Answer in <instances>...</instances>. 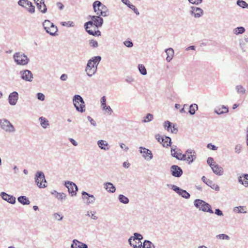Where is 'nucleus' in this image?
<instances>
[{
	"label": "nucleus",
	"mask_w": 248,
	"mask_h": 248,
	"mask_svg": "<svg viewBox=\"0 0 248 248\" xmlns=\"http://www.w3.org/2000/svg\"><path fill=\"white\" fill-rule=\"evenodd\" d=\"M122 2L126 5L128 8L131 9L134 6L132 4L129 0H121Z\"/></svg>",
	"instance_id": "obj_54"
},
{
	"label": "nucleus",
	"mask_w": 248,
	"mask_h": 248,
	"mask_svg": "<svg viewBox=\"0 0 248 248\" xmlns=\"http://www.w3.org/2000/svg\"><path fill=\"white\" fill-rule=\"evenodd\" d=\"M73 102L76 110L83 113L85 111V103L82 97L78 94L73 96Z\"/></svg>",
	"instance_id": "obj_2"
},
{
	"label": "nucleus",
	"mask_w": 248,
	"mask_h": 248,
	"mask_svg": "<svg viewBox=\"0 0 248 248\" xmlns=\"http://www.w3.org/2000/svg\"><path fill=\"white\" fill-rule=\"evenodd\" d=\"M118 199L121 203L124 204H127L129 202V200L128 198L122 194L119 195Z\"/></svg>",
	"instance_id": "obj_39"
},
{
	"label": "nucleus",
	"mask_w": 248,
	"mask_h": 248,
	"mask_svg": "<svg viewBox=\"0 0 248 248\" xmlns=\"http://www.w3.org/2000/svg\"><path fill=\"white\" fill-rule=\"evenodd\" d=\"M142 248H155L154 244L149 240H145L142 245Z\"/></svg>",
	"instance_id": "obj_32"
},
{
	"label": "nucleus",
	"mask_w": 248,
	"mask_h": 248,
	"mask_svg": "<svg viewBox=\"0 0 248 248\" xmlns=\"http://www.w3.org/2000/svg\"><path fill=\"white\" fill-rule=\"evenodd\" d=\"M241 150V146L240 144L236 145L235 146L234 150L235 152L237 154L240 153Z\"/></svg>",
	"instance_id": "obj_63"
},
{
	"label": "nucleus",
	"mask_w": 248,
	"mask_h": 248,
	"mask_svg": "<svg viewBox=\"0 0 248 248\" xmlns=\"http://www.w3.org/2000/svg\"><path fill=\"white\" fill-rule=\"evenodd\" d=\"M211 169L213 172L215 173L216 175L220 176L222 175L223 173V168L217 164L214 165V166L211 168Z\"/></svg>",
	"instance_id": "obj_22"
},
{
	"label": "nucleus",
	"mask_w": 248,
	"mask_h": 248,
	"mask_svg": "<svg viewBox=\"0 0 248 248\" xmlns=\"http://www.w3.org/2000/svg\"><path fill=\"white\" fill-rule=\"evenodd\" d=\"M38 9L40 10L41 12L43 13H46L47 11V8L46 4L44 3V1H43L42 3H37L36 4Z\"/></svg>",
	"instance_id": "obj_34"
},
{
	"label": "nucleus",
	"mask_w": 248,
	"mask_h": 248,
	"mask_svg": "<svg viewBox=\"0 0 248 248\" xmlns=\"http://www.w3.org/2000/svg\"><path fill=\"white\" fill-rule=\"evenodd\" d=\"M66 195L65 193H59L58 194H57V198L61 200V201H62L66 199Z\"/></svg>",
	"instance_id": "obj_51"
},
{
	"label": "nucleus",
	"mask_w": 248,
	"mask_h": 248,
	"mask_svg": "<svg viewBox=\"0 0 248 248\" xmlns=\"http://www.w3.org/2000/svg\"><path fill=\"white\" fill-rule=\"evenodd\" d=\"M192 4L199 5L202 2V0H188Z\"/></svg>",
	"instance_id": "obj_57"
},
{
	"label": "nucleus",
	"mask_w": 248,
	"mask_h": 248,
	"mask_svg": "<svg viewBox=\"0 0 248 248\" xmlns=\"http://www.w3.org/2000/svg\"><path fill=\"white\" fill-rule=\"evenodd\" d=\"M239 44L240 47L242 51V52H245V46H246V43L242 39H240L239 40Z\"/></svg>",
	"instance_id": "obj_49"
},
{
	"label": "nucleus",
	"mask_w": 248,
	"mask_h": 248,
	"mask_svg": "<svg viewBox=\"0 0 248 248\" xmlns=\"http://www.w3.org/2000/svg\"><path fill=\"white\" fill-rule=\"evenodd\" d=\"M153 119V115L151 113H148L146 116L144 118L142 121L143 123H147L151 122Z\"/></svg>",
	"instance_id": "obj_46"
},
{
	"label": "nucleus",
	"mask_w": 248,
	"mask_h": 248,
	"mask_svg": "<svg viewBox=\"0 0 248 248\" xmlns=\"http://www.w3.org/2000/svg\"><path fill=\"white\" fill-rule=\"evenodd\" d=\"M124 44L127 47H132L133 46V43L131 41H125L124 42Z\"/></svg>",
	"instance_id": "obj_56"
},
{
	"label": "nucleus",
	"mask_w": 248,
	"mask_h": 248,
	"mask_svg": "<svg viewBox=\"0 0 248 248\" xmlns=\"http://www.w3.org/2000/svg\"><path fill=\"white\" fill-rule=\"evenodd\" d=\"M194 205L200 210H202L203 212H209L211 214H213L214 213L213 211L211 209V205L202 200H195L194 201Z\"/></svg>",
	"instance_id": "obj_3"
},
{
	"label": "nucleus",
	"mask_w": 248,
	"mask_h": 248,
	"mask_svg": "<svg viewBox=\"0 0 248 248\" xmlns=\"http://www.w3.org/2000/svg\"><path fill=\"white\" fill-rule=\"evenodd\" d=\"M18 99V93L17 92L14 91L11 93L8 96V102L12 105H15Z\"/></svg>",
	"instance_id": "obj_17"
},
{
	"label": "nucleus",
	"mask_w": 248,
	"mask_h": 248,
	"mask_svg": "<svg viewBox=\"0 0 248 248\" xmlns=\"http://www.w3.org/2000/svg\"><path fill=\"white\" fill-rule=\"evenodd\" d=\"M246 209L245 206H238L235 207L233 208V211L238 213H246L247 212L245 210Z\"/></svg>",
	"instance_id": "obj_41"
},
{
	"label": "nucleus",
	"mask_w": 248,
	"mask_h": 248,
	"mask_svg": "<svg viewBox=\"0 0 248 248\" xmlns=\"http://www.w3.org/2000/svg\"><path fill=\"white\" fill-rule=\"evenodd\" d=\"M190 14L195 18H199L203 15V11L200 8L191 6Z\"/></svg>",
	"instance_id": "obj_14"
},
{
	"label": "nucleus",
	"mask_w": 248,
	"mask_h": 248,
	"mask_svg": "<svg viewBox=\"0 0 248 248\" xmlns=\"http://www.w3.org/2000/svg\"><path fill=\"white\" fill-rule=\"evenodd\" d=\"M0 196L3 200L7 201L10 203L15 204L16 203V198L13 196L8 195L4 192H1Z\"/></svg>",
	"instance_id": "obj_18"
},
{
	"label": "nucleus",
	"mask_w": 248,
	"mask_h": 248,
	"mask_svg": "<svg viewBox=\"0 0 248 248\" xmlns=\"http://www.w3.org/2000/svg\"><path fill=\"white\" fill-rule=\"evenodd\" d=\"M198 105L197 104H191L189 106L188 112L191 115H194L195 113L196 110H198Z\"/></svg>",
	"instance_id": "obj_40"
},
{
	"label": "nucleus",
	"mask_w": 248,
	"mask_h": 248,
	"mask_svg": "<svg viewBox=\"0 0 248 248\" xmlns=\"http://www.w3.org/2000/svg\"><path fill=\"white\" fill-rule=\"evenodd\" d=\"M96 3L98 4V7L102 9V16L104 17L108 16L109 15V11L108 7L100 1H98Z\"/></svg>",
	"instance_id": "obj_23"
},
{
	"label": "nucleus",
	"mask_w": 248,
	"mask_h": 248,
	"mask_svg": "<svg viewBox=\"0 0 248 248\" xmlns=\"http://www.w3.org/2000/svg\"><path fill=\"white\" fill-rule=\"evenodd\" d=\"M104 188L109 193H114L116 191V188L112 183L110 182H106L104 183Z\"/></svg>",
	"instance_id": "obj_24"
},
{
	"label": "nucleus",
	"mask_w": 248,
	"mask_h": 248,
	"mask_svg": "<svg viewBox=\"0 0 248 248\" xmlns=\"http://www.w3.org/2000/svg\"><path fill=\"white\" fill-rule=\"evenodd\" d=\"M170 152L171 155L175 158H176V156L179 157L182 153L181 150L179 149H177L175 151L173 148H171Z\"/></svg>",
	"instance_id": "obj_38"
},
{
	"label": "nucleus",
	"mask_w": 248,
	"mask_h": 248,
	"mask_svg": "<svg viewBox=\"0 0 248 248\" xmlns=\"http://www.w3.org/2000/svg\"><path fill=\"white\" fill-rule=\"evenodd\" d=\"M61 25L63 26L74 27L75 25L73 21L62 22Z\"/></svg>",
	"instance_id": "obj_52"
},
{
	"label": "nucleus",
	"mask_w": 248,
	"mask_h": 248,
	"mask_svg": "<svg viewBox=\"0 0 248 248\" xmlns=\"http://www.w3.org/2000/svg\"><path fill=\"white\" fill-rule=\"evenodd\" d=\"M87 119L90 122L91 124L93 125V126H95L96 125V122L91 117L88 116Z\"/></svg>",
	"instance_id": "obj_61"
},
{
	"label": "nucleus",
	"mask_w": 248,
	"mask_h": 248,
	"mask_svg": "<svg viewBox=\"0 0 248 248\" xmlns=\"http://www.w3.org/2000/svg\"><path fill=\"white\" fill-rule=\"evenodd\" d=\"M143 239V236L140 233L135 232L134 236L130 237L128 239L130 245L134 248H141L142 243L140 240Z\"/></svg>",
	"instance_id": "obj_4"
},
{
	"label": "nucleus",
	"mask_w": 248,
	"mask_h": 248,
	"mask_svg": "<svg viewBox=\"0 0 248 248\" xmlns=\"http://www.w3.org/2000/svg\"><path fill=\"white\" fill-rule=\"evenodd\" d=\"M54 24L53 23L51 22L48 20H45L43 23V26L44 27V29L46 31H47L48 30L49 28L52 26Z\"/></svg>",
	"instance_id": "obj_42"
},
{
	"label": "nucleus",
	"mask_w": 248,
	"mask_h": 248,
	"mask_svg": "<svg viewBox=\"0 0 248 248\" xmlns=\"http://www.w3.org/2000/svg\"><path fill=\"white\" fill-rule=\"evenodd\" d=\"M90 64L87 65V66L85 69V71L86 72L87 75L90 77H91L93 76L96 72L97 71V68H90Z\"/></svg>",
	"instance_id": "obj_30"
},
{
	"label": "nucleus",
	"mask_w": 248,
	"mask_h": 248,
	"mask_svg": "<svg viewBox=\"0 0 248 248\" xmlns=\"http://www.w3.org/2000/svg\"><path fill=\"white\" fill-rule=\"evenodd\" d=\"M37 97L38 100L41 101H44L45 98L44 94L40 93H37Z\"/></svg>",
	"instance_id": "obj_60"
},
{
	"label": "nucleus",
	"mask_w": 248,
	"mask_h": 248,
	"mask_svg": "<svg viewBox=\"0 0 248 248\" xmlns=\"http://www.w3.org/2000/svg\"><path fill=\"white\" fill-rule=\"evenodd\" d=\"M206 185L210 186L212 189H215L216 191H218L219 190V187L216 184L214 183L213 181H211V180L207 181Z\"/></svg>",
	"instance_id": "obj_35"
},
{
	"label": "nucleus",
	"mask_w": 248,
	"mask_h": 248,
	"mask_svg": "<svg viewBox=\"0 0 248 248\" xmlns=\"http://www.w3.org/2000/svg\"><path fill=\"white\" fill-rule=\"evenodd\" d=\"M207 148L211 149L212 150L216 151L217 149V147L212 143H209L207 146Z\"/></svg>",
	"instance_id": "obj_62"
},
{
	"label": "nucleus",
	"mask_w": 248,
	"mask_h": 248,
	"mask_svg": "<svg viewBox=\"0 0 248 248\" xmlns=\"http://www.w3.org/2000/svg\"><path fill=\"white\" fill-rule=\"evenodd\" d=\"M214 112L218 115L227 113L229 112L228 107L227 106L222 105L220 107H218L215 108Z\"/></svg>",
	"instance_id": "obj_21"
},
{
	"label": "nucleus",
	"mask_w": 248,
	"mask_h": 248,
	"mask_svg": "<svg viewBox=\"0 0 248 248\" xmlns=\"http://www.w3.org/2000/svg\"><path fill=\"white\" fill-rule=\"evenodd\" d=\"M18 4L20 6L25 8L31 13H34L35 12V7L31 2L28 0H19Z\"/></svg>",
	"instance_id": "obj_8"
},
{
	"label": "nucleus",
	"mask_w": 248,
	"mask_h": 248,
	"mask_svg": "<svg viewBox=\"0 0 248 248\" xmlns=\"http://www.w3.org/2000/svg\"><path fill=\"white\" fill-rule=\"evenodd\" d=\"M102 109L103 110H105L107 112H109V114H111L112 112V110L110 106H107L106 105L102 107Z\"/></svg>",
	"instance_id": "obj_59"
},
{
	"label": "nucleus",
	"mask_w": 248,
	"mask_h": 248,
	"mask_svg": "<svg viewBox=\"0 0 248 248\" xmlns=\"http://www.w3.org/2000/svg\"><path fill=\"white\" fill-rule=\"evenodd\" d=\"M165 52L167 55V57L166 58V61L168 62H170L173 58L174 55V50L172 48L170 47L166 49L165 50Z\"/></svg>",
	"instance_id": "obj_26"
},
{
	"label": "nucleus",
	"mask_w": 248,
	"mask_h": 248,
	"mask_svg": "<svg viewBox=\"0 0 248 248\" xmlns=\"http://www.w3.org/2000/svg\"><path fill=\"white\" fill-rule=\"evenodd\" d=\"M35 182L39 188H45L46 187V181L44 173L41 171H38L35 175Z\"/></svg>",
	"instance_id": "obj_6"
},
{
	"label": "nucleus",
	"mask_w": 248,
	"mask_h": 248,
	"mask_svg": "<svg viewBox=\"0 0 248 248\" xmlns=\"http://www.w3.org/2000/svg\"><path fill=\"white\" fill-rule=\"evenodd\" d=\"M101 60V58L100 56H95L92 58L91 59L89 60L87 64H90V68H96L99 62Z\"/></svg>",
	"instance_id": "obj_16"
},
{
	"label": "nucleus",
	"mask_w": 248,
	"mask_h": 248,
	"mask_svg": "<svg viewBox=\"0 0 248 248\" xmlns=\"http://www.w3.org/2000/svg\"><path fill=\"white\" fill-rule=\"evenodd\" d=\"M171 189L185 199H188L190 196V194L186 190L182 189L175 185H171Z\"/></svg>",
	"instance_id": "obj_12"
},
{
	"label": "nucleus",
	"mask_w": 248,
	"mask_h": 248,
	"mask_svg": "<svg viewBox=\"0 0 248 248\" xmlns=\"http://www.w3.org/2000/svg\"><path fill=\"white\" fill-rule=\"evenodd\" d=\"M71 248H88V246L77 239H74L71 246Z\"/></svg>",
	"instance_id": "obj_19"
},
{
	"label": "nucleus",
	"mask_w": 248,
	"mask_h": 248,
	"mask_svg": "<svg viewBox=\"0 0 248 248\" xmlns=\"http://www.w3.org/2000/svg\"><path fill=\"white\" fill-rule=\"evenodd\" d=\"M216 237L217 239H222V240H229L230 239V237L225 234H220L218 235H217L216 236Z\"/></svg>",
	"instance_id": "obj_48"
},
{
	"label": "nucleus",
	"mask_w": 248,
	"mask_h": 248,
	"mask_svg": "<svg viewBox=\"0 0 248 248\" xmlns=\"http://www.w3.org/2000/svg\"><path fill=\"white\" fill-rule=\"evenodd\" d=\"M106 97L105 96H102L101 98V104L102 107L106 105Z\"/></svg>",
	"instance_id": "obj_64"
},
{
	"label": "nucleus",
	"mask_w": 248,
	"mask_h": 248,
	"mask_svg": "<svg viewBox=\"0 0 248 248\" xmlns=\"http://www.w3.org/2000/svg\"><path fill=\"white\" fill-rule=\"evenodd\" d=\"M13 58L17 65H25L27 64L30 60L27 56L22 52H16L13 56Z\"/></svg>",
	"instance_id": "obj_5"
},
{
	"label": "nucleus",
	"mask_w": 248,
	"mask_h": 248,
	"mask_svg": "<svg viewBox=\"0 0 248 248\" xmlns=\"http://www.w3.org/2000/svg\"><path fill=\"white\" fill-rule=\"evenodd\" d=\"M64 185L68 188V192L71 194L72 196L77 194L78 188L75 183L72 182L67 181L65 182Z\"/></svg>",
	"instance_id": "obj_10"
},
{
	"label": "nucleus",
	"mask_w": 248,
	"mask_h": 248,
	"mask_svg": "<svg viewBox=\"0 0 248 248\" xmlns=\"http://www.w3.org/2000/svg\"><path fill=\"white\" fill-rule=\"evenodd\" d=\"M89 44L91 46H92L93 48H96V47H98V46L97 42L96 40H94L93 39L90 40Z\"/></svg>",
	"instance_id": "obj_53"
},
{
	"label": "nucleus",
	"mask_w": 248,
	"mask_h": 248,
	"mask_svg": "<svg viewBox=\"0 0 248 248\" xmlns=\"http://www.w3.org/2000/svg\"><path fill=\"white\" fill-rule=\"evenodd\" d=\"M138 69L140 73L142 75H146L147 74V71L145 66L143 64H139Z\"/></svg>",
	"instance_id": "obj_45"
},
{
	"label": "nucleus",
	"mask_w": 248,
	"mask_h": 248,
	"mask_svg": "<svg viewBox=\"0 0 248 248\" xmlns=\"http://www.w3.org/2000/svg\"><path fill=\"white\" fill-rule=\"evenodd\" d=\"M39 120L40 122L41 125L42 126V127L44 128H46L48 127L49 125V123L46 118L43 117H41L39 118Z\"/></svg>",
	"instance_id": "obj_33"
},
{
	"label": "nucleus",
	"mask_w": 248,
	"mask_h": 248,
	"mask_svg": "<svg viewBox=\"0 0 248 248\" xmlns=\"http://www.w3.org/2000/svg\"><path fill=\"white\" fill-rule=\"evenodd\" d=\"M81 194L84 202L86 205H89L94 202L95 198L93 195L89 194L85 191H82Z\"/></svg>",
	"instance_id": "obj_9"
},
{
	"label": "nucleus",
	"mask_w": 248,
	"mask_h": 248,
	"mask_svg": "<svg viewBox=\"0 0 248 248\" xmlns=\"http://www.w3.org/2000/svg\"><path fill=\"white\" fill-rule=\"evenodd\" d=\"M17 201L23 205H29L30 203L29 199L25 196H21L18 197Z\"/></svg>",
	"instance_id": "obj_29"
},
{
	"label": "nucleus",
	"mask_w": 248,
	"mask_h": 248,
	"mask_svg": "<svg viewBox=\"0 0 248 248\" xmlns=\"http://www.w3.org/2000/svg\"><path fill=\"white\" fill-rule=\"evenodd\" d=\"M245 29L243 27H237L233 29V32L236 35L242 34L245 32Z\"/></svg>",
	"instance_id": "obj_37"
},
{
	"label": "nucleus",
	"mask_w": 248,
	"mask_h": 248,
	"mask_svg": "<svg viewBox=\"0 0 248 248\" xmlns=\"http://www.w3.org/2000/svg\"><path fill=\"white\" fill-rule=\"evenodd\" d=\"M99 0L95 1L93 4V8L94 12L96 13V14L99 16H102V9L98 7V4L96 3L98 2Z\"/></svg>",
	"instance_id": "obj_27"
},
{
	"label": "nucleus",
	"mask_w": 248,
	"mask_h": 248,
	"mask_svg": "<svg viewBox=\"0 0 248 248\" xmlns=\"http://www.w3.org/2000/svg\"><path fill=\"white\" fill-rule=\"evenodd\" d=\"M140 152L142 154V156L147 160H151L153 158V154L152 152L148 149L144 147H140Z\"/></svg>",
	"instance_id": "obj_15"
},
{
	"label": "nucleus",
	"mask_w": 248,
	"mask_h": 248,
	"mask_svg": "<svg viewBox=\"0 0 248 248\" xmlns=\"http://www.w3.org/2000/svg\"><path fill=\"white\" fill-rule=\"evenodd\" d=\"M238 182L245 187H248V174H245L238 177Z\"/></svg>",
	"instance_id": "obj_25"
},
{
	"label": "nucleus",
	"mask_w": 248,
	"mask_h": 248,
	"mask_svg": "<svg viewBox=\"0 0 248 248\" xmlns=\"http://www.w3.org/2000/svg\"><path fill=\"white\" fill-rule=\"evenodd\" d=\"M0 127L6 132H14L16 129L9 121L6 119H0Z\"/></svg>",
	"instance_id": "obj_7"
},
{
	"label": "nucleus",
	"mask_w": 248,
	"mask_h": 248,
	"mask_svg": "<svg viewBox=\"0 0 248 248\" xmlns=\"http://www.w3.org/2000/svg\"><path fill=\"white\" fill-rule=\"evenodd\" d=\"M237 4L243 8H248V4L243 0H238Z\"/></svg>",
	"instance_id": "obj_44"
},
{
	"label": "nucleus",
	"mask_w": 248,
	"mask_h": 248,
	"mask_svg": "<svg viewBox=\"0 0 248 248\" xmlns=\"http://www.w3.org/2000/svg\"><path fill=\"white\" fill-rule=\"evenodd\" d=\"M171 175L175 177H180L183 174L182 169L177 165H172L170 168Z\"/></svg>",
	"instance_id": "obj_13"
},
{
	"label": "nucleus",
	"mask_w": 248,
	"mask_h": 248,
	"mask_svg": "<svg viewBox=\"0 0 248 248\" xmlns=\"http://www.w3.org/2000/svg\"><path fill=\"white\" fill-rule=\"evenodd\" d=\"M161 143H162L163 146L164 147H168L170 146L171 144V139L169 137L165 136V138L162 137L161 138Z\"/></svg>",
	"instance_id": "obj_28"
},
{
	"label": "nucleus",
	"mask_w": 248,
	"mask_h": 248,
	"mask_svg": "<svg viewBox=\"0 0 248 248\" xmlns=\"http://www.w3.org/2000/svg\"><path fill=\"white\" fill-rule=\"evenodd\" d=\"M172 123L170 122L169 121H166L164 123L163 126L165 129H166L168 131H170V130H171V128L172 127Z\"/></svg>",
	"instance_id": "obj_43"
},
{
	"label": "nucleus",
	"mask_w": 248,
	"mask_h": 248,
	"mask_svg": "<svg viewBox=\"0 0 248 248\" xmlns=\"http://www.w3.org/2000/svg\"><path fill=\"white\" fill-rule=\"evenodd\" d=\"M207 163L211 168H212L214 166V165H215L216 164L213 158L211 157H209L207 158Z\"/></svg>",
	"instance_id": "obj_50"
},
{
	"label": "nucleus",
	"mask_w": 248,
	"mask_h": 248,
	"mask_svg": "<svg viewBox=\"0 0 248 248\" xmlns=\"http://www.w3.org/2000/svg\"><path fill=\"white\" fill-rule=\"evenodd\" d=\"M195 159H196L195 155H188L187 156V157H186V161L189 164L192 163Z\"/></svg>",
	"instance_id": "obj_47"
},
{
	"label": "nucleus",
	"mask_w": 248,
	"mask_h": 248,
	"mask_svg": "<svg viewBox=\"0 0 248 248\" xmlns=\"http://www.w3.org/2000/svg\"><path fill=\"white\" fill-rule=\"evenodd\" d=\"M97 145L101 149L105 151H108L110 148V146L107 141L104 140H98Z\"/></svg>",
	"instance_id": "obj_20"
},
{
	"label": "nucleus",
	"mask_w": 248,
	"mask_h": 248,
	"mask_svg": "<svg viewBox=\"0 0 248 248\" xmlns=\"http://www.w3.org/2000/svg\"><path fill=\"white\" fill-rule=\"evenodd\" d=\"M186 153L184 154H182V153L179 157H177V156H176V158L177 159L182 161H186Z\"/></svg>",
	"instance_id": "obj_55"
},
{
	"label": "nucleus",
	"mask_w": 248,
	"mask_h": 248,
	"mask_svg": "<svg viewBox=\"0 0 248 248\" xmlns=\"http://www.w3.org/2000/svg\"><path fill=\"white\" fill-rule=\"evenodd\" d=\"M21 78L26 81L31 82L33 78V76L31 72L29 70H22L20 72Z\"/></svg>",
	"instance_id": "obj_11"
},
{
	"label": "nucleus",
	"mask_w": 248,
	"mask_h": 248,
	"mask_svg": "<svg viewBox=\"0 0 248 248\" xmlns=\"http://www.w3.org/2000/svg\"><path fill=\"white\" fill-rule=\"evenodd\" d=\"M235 89L236 92L238 94H246V90L245 88L241 85H238L236 86Z\"/></svg>",
	"instance_id": "obj_36"
},
{
	"label": "nucleus",
	"mask_w": 248,
	"mask_h": 248,
	"mask_svg": "<svg viewBox=\"0 0 248 248\" xmlns=\"http://www.w3.org/2000/svg\"><path fill=\"white\" fill-rule=\"evenodd\" d=\"M53 216L55 219L59 221L62 220L63 218V216L58 213L54 214Z\"/></svg>",
	"instance_id": "obj_58"
},
{
	"label": "nucleus",
	"mask_w": 248,
	"mask_h": 248,
	"mask_svg": "<svg viewBox=\"0 0 248 248\" xmlns=\"http://www.w3.org/2000/svg\"><path fill=\"white\" fill-rule=\"evenodd\" d=\"M58 31L57 27L54 24H53L51 27H50L47 31L46 32L52 36H55L56 34V32Z\"/></svg>",
	"instance_id": "obj_31"
},
{
	"label": "nucleus",
	"mask_w": 248,
	"mask_h": 248,
	"mask_svg": "<svg viewBox=\"0 0 248 248\" xmlns=\"http://www.w3.org/2000/svg\"><path fill=\"white\" fill-rule=\"evenodd\" d=\"M92 20L89 21L84 24L86 31L93 36H99L101 35V32L98 28L102 27L104 20L102 17L98 15L89 16Z\"/></svg>",
	"instance_id": "obj_1"
}]
</instances>
